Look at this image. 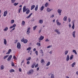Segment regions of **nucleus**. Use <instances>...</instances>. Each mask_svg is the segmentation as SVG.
<instances>
[{"label":"nucleus","instance_id":"obj_1","mask_svg":"<svg viewBox=\"0 0 78 78\" xmlns=\"http://www.w3.org/2000/svg\"><path fill=\"white\" fill-rule=\"evenodd\" d=\"M21 41V42H23L24 44H27L28 42V40L25 39H22Z\"/></svg>","mask_w":78,"mask_h":78},{"label":"nucleus","instance_id":"obj_2","mask_svg":"<svg viewBox=\"0 0 78 78\" xmlns=\"http://www.w3.org/2000/svg\"><path fill=\"white\" fill-rule=\"evenodd\" d=\"M34 72V70L33 69L30 70H29V71L27 72V73L28 75H31V74H32L33 72Z\"/></svg>","mask_w":78,"mask_h":78},{"label":"nucleus","instance_id":"obj_3","mask_svg":"<svg viewBox=\"0 0 78 78\" xmlns=\"http://www.w3.org/2000/svg\"><path fill=\"white\" fill-rule=\"evenodd\" d=\"M21 45H20V44L19 43H18L17 44V48H18V49H20V47Z\"/></svg>","mask_w":78,"mask_h":78},{"label":"nucleus","instance_id":"obj_4","mask_svg":"<svg viewBox=\"0 0 78 78\" xmlns=\"http://www.w3.org/2000/svg\"><path fill=\"white\" fill-rule=\"evenodd\" d=\"M12 58V55H10L7 59L8 61H10Z\"/></svg>","mask_w":78,"mask_h":78},{"label":"nucleus","instance_id":"obj_5","mask_svg":"<svg viewBox=\"0 0 78 78\" xmlns=\"http://www.w3.org/2000/svg\"><path fill=\"white\" fill-rule=\"evenodd\" d=\"M30 27H29L27 29V34H30Z\"/></svg>","mask_w":78,"mask_h":78},{"label":"nucleus","instance_id":"obj_6","mask_svg":"<svg viewBox=\"0 0 78 78\" xmlns=\"http://www.w3.org/2000/svg\"><path fill=\"white\" fill-rule=\"evenodd\" d=\"M55 32H56L58 34H61V32H59V30H56L55 29Z\"/></svg>","mask_w":78,"mask_h":78},{"label":"nucleus","instance_id":"obj_7","mask_svg":"<svg viewBox=\"0 0 78 78\" xmlns=\"http://www.w3.org/2000/svg\"><path fill=\"white\" fill-rule=\"evenodd\" d=\"M44 37L42 36H41L40 37V38H39V40L40 41H42V40H43V39H44Z\"/></svg>","mask_w":78,"mask_h":78},{"label":"nucleus","instance_id":"obj_8","mask_svg":"<svg viewBox=\"0 0 78 78\" xmlns=\"http://www.w3.org/2000/svg\"><path fill=\"white\" fill-rule=\"evenodd\" d=\"M7 14H8V11L6 10L4 12L3 16H4V17H5V16H6V15H7Z\"/></svg>","mask_w":78,"mask_h":78},{"label":"nucleus","instance_id":"obj_9","mask_svg":"<svg viewBox=\"0 0 78 78\" xmlns=\"http://www.w3.org/2000/svg\"><path fill=\"white\" fill-rule=\"evenodd\" d=\"M40 53L42 54L41 55V56H44V52L43 51V50L42 49L40 50Z\"/></svg>","mask_w":78,"mask_h":78},{"label":"nucleus","instance_id":"obj_10","mask_svg":"<svg viewBox=\"0 0 78 78\" xmlns=\"http://www.w3.org/2000/svg\"><path fill=\"white\" fill-rule=\"evenodd\" d=\"M52 10H53V9H50V8H48L47 9V12H50L51 11H52Z\"/></svg>","mask_w":78,"mask_h":78},{"label":"nucleus","instance_id":"obj_11","mask_svg":"<svg viewBox=\"0 0 78 78\" xmlns=\"http://www.w3.org/2000/svg\"><path fill=\"white\" fill-rule=\"evenodd\" d=\"M5 69V66L3 65H2L1 66V70H3Z\"/></svg>","mask_w":78,"mask_h":78},{"label":"nucleus","instance_id":"obj_12","mask_svg":"<svg viewBox=\"0 0 78 78\" xmlns=\"http://www.w3.org/2000/svg\"><path fill=\"white\" fill-rule=\"evenodd\" d=\"M28 9H26L25 8H24L23 9V12H26L27 11Z\"/></svg>","mask_w":78,"mask_h":78},{"label":"nucleus","instance_id":"obj_13","mask_svg":"<svg viewBox=\"0 0 78 78\" xmlns=\"http://www.w3.org/2000/svg\"><path fill=\"white\" fill-rule=\"evenodd\" d=\"M11 49H9L8 52L7 53H6V55H8V54H9V53H11Z\"/></svg>","mask_w":78,"mask_h":78},{"label":"nucleus","instance_id":"obj_14","mask_svg":"<svg viewBox=\"0 0 78 78\" xmlns=\"http://www.w3.org/2000/svg\"><path fill=\"white\" fill-rule=\"evenodd\" d=\"M75 33H76V32L75 31L73 32V36L74 38L75 37Z\"/></svg>","mask_w":78,"mask_h":78},{"label":"nucleus","instance_id":"obj_15","mask_svg":"<svg viewBox=\"0 0 78 78\" xmlns=\"http://www.w3.org/2000/svg\"><path fill=\"white\" fill-rule=\"evenodd\" d=\"M35 65H36V62L34 63L32 65L31 67L32 68H34V66H35Z\"/></svg>","mask_w":78,"mask_h":78},{"label":"nucleus","instance_id":"obj_16","mask_svg":"<svg viewBox=\"0 0 78 78\" xmlns=\"http://www.w3.org/2000/svg\"><path fill=\"white\" fill-rule=\"evenodd\" d=\"M67 19V17L66 16H65L63 18L64 21H66Z\"/></svg>","mask_w":78,"mask_h":78},{"label":"nucleus","instance_id":"obj_17","mask_svg":"<svg viewBox=\"0 0 78 78\" xmlns=\"http://www.w3.org/2000/svg\"><path fill=\"white\" fill-rule=\"evenodd\" d=\"M43 20H39V23H41V24H42L43 23Z\"/></svg>","mask_w":78,"mask_h":78},{"label":"nucleus","instance_id":"obj_18","mask_svg":"<svg viewBox=\"0 0 78 78\" xmlns=\"http://www.w3.org/2000/svg\"><path fill=\"white\" fill-rule=\"evenodd\" d=\"M34 8H35V5H32L31 6V10H32V9H34Z\"/></svg>","mask_w":78,"mask_h":78},{"label":"nucleus","instance_id":"obj_19","mask_svg":"<svg viewBox=\"0 0 78 78\" xmlns=\"http://www.w3.org/2000/svg\"><path fill=\"white\" fill-rule=\"evenodd\" d=\"M37 9H38V5H37L35 8V11H37Z\"/></svg>","mask_w":78,"mask_h":78},{"label":"nucleus","instance_id":"obj_20","mask_svg":"<svg viewBox=\"0 0 78 78\" xmlns=\"http://www.w3.org/2000/svg\"><path fill=\"white\" fill-rule=\"evenodd\" d=\"M4 44L5 45H6L7 44L6 40L5 39H4Z\"/></svg>","mask_w":78,"mask_h":78},{"label":"nucleus","instance_id":"obj_21","mask_svg":"<svg viewBox=\"0 0 78 78\" xmlns=\"http://www.w3.org/2000/svg\"><path fill=\"white\" fill-rule=\"evenodd\" d=\"M69 55H68L66 58L67 61H68L69 60Z\"/></svg>","mask_w":78,"mask_h":78},{"label":"nucleus","instance_id":"obj_22","mask_svg":"<svg viewBox=\"0 0 78 78\" xmlns=\"http://www.w3.org/2000/svg\"><path fill=\"white\" fill-rule=\"evenodd\" d=\"M15 72V71L13 69H11L9 70V72H10V73H11V72Z\"/></svg>","mask_w":78,"mask_h":78},{"label":"nucleus","instance_id":"obj_23","mask_svg":"<svg viewBox=\"0 0 78 78\" xmlns=\"http://www.w3.org/2000/svg\"><path fill=\"white\" fill-rule=\"evenodd\" d=\"M8 30V27H6L4 30V31H7V30Z\"/></svg>","mask_w":78,"mask_h":78},{"label":"nucleus","instance_id":"obj_24","mask_svg":"<svg viewBox=\"0 0 78 78\" xmlns=\"http://www.w3.org/2000/svg\"><path fill=\"white\" fill-rule=\"evenodd\" d=\"M30 9H28L26 12L27 14H28L30 13Z\"/></svg>","mask_w":78,"mask_h":78},{"label":"nucleus","instance_id":"obj_25","mask_svg":"<svg viewBox=\"0 0 78 78\" xmlns=\"http://www.w3.org/2000/svg\"><path fill=\"white\" fill-rule=\"evenodd\" d=\"M25 22L24 21H23L22 22V25L23 26H24L25 25Z\"/></svg>","mask_w":78,"mask_h":78},{"label":"nucleus","instance_id":"obj_26","mask_svg":"<svg viewBox=\"0 0 78 78\" xmlns=\"http://www.w3.org/2000/svg\"><path fill=\"white\" fill-rule=\"evenodd\" d=\"M44 9V7L43 6H42L41 7L40 10L41 11H43V10Z\"/></svg>","mask_w":78,"mask_h":78},{"label":"nucleus","instance_id":"obj_27","mask_svg":"<svg viewBox=\"0 0 78 78\" xmlns=\"http://www.w3.org/2000/svg\"><path fill=\"white\" fill-rule=\"evenodd\" d=\"M58 13H61L62 10L60 9H58Z\"/></svg>","mask_w":78,"mask_h":78},{"label":"nucleus","instance_id":"obj_28","mask_svg":"<svg viewBox=\"0 0 78 78\" xmlns=\"http://www.w3.org/2000/svg\"><path fill=\"white\" fill-rule=\"evenodd\" d=\"M75 63H76L75 62H73L72 63V67H74L75 65Z\"/></svg>","mask_w":78,"mask_h":78},{"label":"nucleus","instance_id":"obj_29","mask_svg":"<svg viewBox=\"0 0 78 78\" xmlns=\"http://www.w3.org/2000/svg\"><path fill=\"white\" fill-rule=\"evenodd\" d=\"M37 26H35V27H33V30H36V28H37Z\"/></svg>","mask_w":78,"mask_h":78},{"label":"nucleus","instance_id":"obj_30","mask_svg":"<svg viewBox=\"0 0 78 78\" xmlns=\"http://www.w3.org/2000/svg\"><path fill=\"white\" fill-rule=\"evenodd\" d=\"M41 63H42V64H43V63H45V61L44 60V59H41Z\"/></svg>","mask_w":78,"mask_h":78},{"label":"nucleus","instance_id":"obj_31","mask_svg":"<svg viewBox=\"0 0 78 78\" xmlns=\"http://www.w3.org/2000/svg\"><path fill=\"white\" fill-rule=\"evenodd\" d=\"M49 65H50V62H48L46 64V66H48Z\"/></svg>","mask_w":78,"mask_h":78},{"label":"nucleus","instance_id":"obj_32","mask_svg":"<svg viewBox=\"0 0 78 78\" xmlns=\"http://www.w3.org/2000/svg\"><path fill=\"white\" fill-rule=\"evenodd\" d=\"M72 28L73 30H74V28H75V24H74V23H73V25L72 27Z\"/></svg>","mask_w":78,"mask_h":78},{"label":"nucleus","instance_id":"obj_33","mask_svg":"<svg viewBox=\"0 0 78 78\" xmlns=\"http://www.w3.org/2000/svg\"><path fill=\"white\" fill-rule=\"evenodd\" d=\"M73 53H74L76 55H77V53L76 52V50H73Z\"/></svg>","mask_w":78,"mask_h":78},{"label":"nucleus","instance_id":"obj_34","mask_svg":"<svg viewBox=\"0 0 78 78\" xmlns=\"http://www.w3.org/2000/svg\"><path fill=\"white\" fill-rule=\"evenodd\" d=\"M9 56V55H6L5 56H4V59H6V58H8V57Z\"/></svg>","mask_w":78,"mask_h":78},{"label":"nucleus","instance_id":"obj_35","mask_svg":"<svg viewBox=\"0 0 78 78\" xmlns=\"http://www.w3.org/2000/svg\"><path fill=\"white\" fill-rule=\"evenodd\" d=\"M31 50V48L29 47L27 49V50L30 51V50Z\"/></svg>","mask_w":78,"mask_h":78},{"label":"nucleus","instance_id":"obj_36","mask_svg":"<svg viewBox=\"0 0 78 78\" xmlns=\"http://www.w3.org/2000/svg\"><path fill=\"white\" fill-rule=\"evenodd\" d=\"M14 20H11V24H12V23H14Z\"/></svg>","mask_w":78,"mask_h":78},{"label":"nucleus","instance_id":"obj_37","mask_svg":"<svg viewBox=\"0 0 78 78\" xmlns=\"http://www.w3.org/2000/svg\"><path fill=\"white\" fill-rule=\"evenodd\" d=\"M37 46L40 47V46H41V43L39 42H37Z\"/></svg>","mask_w":78,"mask_h":78},{"label":"nucleus","instance_id":"obj_38","mask_svg":"<svg viewBox=\"0 0 78 78\" xmlns=\"http://www.w3.org/2000/svg\"><path fill=\"white\" fill-rule=\"evenodd\" d=\"M48 6V3L46 2L45 4V7H47Z\"/></svg>","mask_w":78,"mask_h":78},{"label":"nucleus","instance_id":"obj_39","mask_svg":"<svg viewBox=\"0 0 78 78\" xmlns=\"http://www.w3.org/2000/svg\"><path fill=\"white\" fill-rule=\"evenodd\" d=\"M71 56H72L70 57V60H72V59H73V55H72Z\"/></svg>","mask_w":78,"mask_h":78},{"label":"nucleus","instance_id":"obj_40","mask_svg":"<svg viewBox=\"0 0 78 78\" xmlns=\"http://www.w3.org/2000/svg\"><path fill=\"white\" fill-rule=\"evenodd\" d=\"M13 58L15 60H17V58H16V57L15 55L13 56Z\"/></svg>","mask_w":78,"mask_h":78},{"label":"nucleus","instance_id":"obj_41","mask_svg":"<svg viewBox=\"0 0 78 78\" xmlns=\"http://www.w3.org/2000/svg\"><path fill=\"white\" fill-rule=\"evenodd\" d=\"M16 0H11V2L12 3H14L15 2H16Z\"/></svg>","mask_w":78,"mask_h":78},{"label":"nucleus","instance_id":"obj_42","mask_svg":"<svg viewBox=\"0 0 78 78\" xmlns=\"http://www.w3.org/2000/svg\"><path fill=\"white\" fill-rule=\"evenodd\" d=\"M18 4H19V3H15L14 4H13V5H14V6H17V5Z\"/></svg>","mask_w":78,"mask_h":78},{"label":"nucleus","instance_id":"obj_43","mask_svg":"<svg viewBox=\"0 0 78 78\" xmlns=\"http://www.w3.org/2000/svg\"><path fill=\"white\" fill-rule=\"evenodd\" d=\"M57 25L59 26V25H61V23L59 22H58L57 23Z\"/></svg>","mask_w":78,"mask_h":78},{"label":"nucleus","instance_id":"obj_44","mask_svg":"<svg viewBox=\"0 0 78 78\" xmlns=\"http://www.w3.org/2000/svg\"><path fill=\"white\" fill-rule=\"evenodd\" d=\"M31 59V57H29L28 58H27V61H30Z\"/></svg>","mask_w":78,"mask_h":78},{"label":"nucleus","instance_id":"obj_45","mask_svg":"<svg viewBox=\"0 0 78 78\" xmlns=\"http://www.w3.org/2000/svg\"><path fill=\"white\" fill-rule=\"evenodd\" d=\"M68 51H65V54L66 55H67V54L68 53Z\"/></svg>","mask_w":78,"mask_h":78},{"label":"nucleus","instance_id":"obj_46","mask_svg":"<svg viewBox=\"0 0 78 78\" xmlns=\"http://www.w3.org/2000/svg\"><path fill=\"white\" fill-rule=\"evenodd\" d=\"M55 76L53 74H52L51 75V78H54Z\"/></svg>","mask_w":78,"mask_h":78},{"label":"nucleus","instance_id":"obj_47","mask_svg":"<svg viewBox=\"0 0 78 78\" xmlns=\"http://www.w3.org/2000/svg\"><path fill=\"white\" fill-rule=\"evenodd\" d=\"M21 10H22V8H20L19 9V12H18L19 13H20V11H21Z\"/></svg>","mask_w":78,"mask_h":78},{"label":"nucleus","instance_id":"obj_48","mask_svg":"<svg viewBox=\"0 0 78 78\" xmlns=\"http://www.w3.org/2000/svg\"><path fill=\"white\" fill-rule=\"evenodd\" d=\"M11 65L12 67L14 66V64L13 62H12Z\"/></svg>","mask_w":78,"mask_h":78},{"label":"nucleus","instance_id":"obj_49","mask_svg":"<svg viewBox=\"0 0 78 78\" xmlns=\"http://www.w3.org/2000/svg\"><path fill=\"white\" fill-rule=\"evenodd\" d=\"M35 53L36 54V55H38V52H37V51H36L35 52Z\"/></svg>","mask_w":78,"mask_h":78},{"label":"nucleus","instance_id":"obj_50","mask_svg":"<svg viewBox=\"0 0 78 78\" xmlns=\"http://www.w3.org/2000/svg\"><path fill=\"white\" fill-rule=\"evenodd\" d=\"M13 26V28H14V27H16V24H13V26Z\"/></svg>","mask_w":78,"mask_h":78},{"label":"nucleus","instance_id":"obj_51","mask_svg":"<svg viewBox=\"0 0 78 78\" xmlns=\"http://www.w3.org/2000/svg\"><path fill=\"white\" fill-rule=\"evenodd\" d=\"M38 67V64H37L36 65H35V67L36 68Z\"/></svg>","mask_w":78,"mask_h":78},{"label":"nucleus","instance_id":"obj_52","mask_svg":"<svg viewBox=\"0 0 78 78\" xmlns=\"http://www.w3.org/2000/svg\"><path fill=\"white\" fill-rule=\"evenodd\" d=\"M68 20H69V22H70V21H71V19H70V18H69L68 19Z\"/></svg>","mask_w":78,"mask_h":78},{"label":"nucleus","instance_id":"obj_53","mask_svg":"<svg viewBox=\"0 0 78 78\" xmlns=\"http://www.w3.org/2000/svg\"><path fill=\"white\" fill-rule=\"evenodd\" d=\"M30 61H27V64H30Z\"/></svg>","mask_w":78,"mask_h":78},{"label":"nucleus","instance_id":"obj_54","mask_svg":"<svg viewBox=\"0 0 78 78\" xmlns=\"http://www.w3.org/2000/svg\"><path fill=\"white\" fill-rule=\"evenodd\" d=\"M51 47V46L50 45V46H48L47 47V48H50Z\"/></svg>","mask_w":78,"mask_h":78},{"label":"nucleus","instance_id":"obj_55","mask_svg":"<svg viewBox=\"0 0 78 78\" xmlns=\"http://www.w3.org/2000/svg\"><path fill=\"white\" fill-rule=\"evenodd\" d=\"M45 41L46 42H48V41H49V40H48V39H47L45 40Z\"/></svg>","mask_w":78,"mask_h":78},{"label":"nucleus","instance_id":"obj_56","mask_svg":"<svg viewBox=\"0 0 78 78\" xmlns=\"http://www.w3.org/2000/svg\"><path fill=\"white\" fill-rule=\"evenodd\" d=\"M30 16H29V15L28 16H27L26 18L27 19H29V18H30Z\"/></svg>","mask_w":78,"mask_h":78},{"label":"nucleus","instance_id":"obj_57","mask_svg":"<svg viewBox=\"0 0 78 78\" xmlns=\"http://www.w3.org/2000/svg\"><path fill=\"white\" fill-rule=\"evenodd\" d=\"M18 42L17 40H16L15 41V43H17V42Z\"/></svg>","mask_w":78,"mask_h":78},{"label":"nucleus","instance_id":"obj_58","mask_svg":"<svg viewBox=\"0 0 78 78\" xmlns=\"http://www.w3.org/2000/svg\"><path fill=\"white\" fill-rule=\"evenodd\" d=\"M42 30L41 29H40L39 30V33H41V31Z\"/></svg>","mask_w":78,"mask_h":78},{"label":"nucleus","instance_id":"obj_59","mask_svg":"<svg viewBox=\"0 0 78 78\" xmlns=\"http://www.w3.org/2000/svg\"><path fill=\"white\" fill-rule=\"evenodd\" d=\"M32 14H33V13H31L30 14V15H29L30 17H31V15H32Z\"/></svg>","mask_w":78,"mask_h":78},{"label":"nucleus","instance_id":"obj_60","mask_svg":"<svg viewBox=\"0 0 78 78\" xmlns=\"http://www.w3.org/2000/svg\"><path fill=\"white\" fill-rule=\"evenodd\" d=\"M36 48H34L33 51H36Z\"/></svg>","mask_w":78,"mask_h":78},{"label":"nucleus","instance_id":"obj_61","mask_svg":"<svg viewBox=\"0 0 78 78\" xmlns=\"http://www.w3.org/2000/svg\"><path fill=\"white\" fill-rule=\"evenodd\" d=\"M56 23H59L58 20H57L56 21Z\"/></svg>","mask_w":78,"mask_h":78},{"label":"nucleus","instance_id":"obj_62","mask_svg":"<svg viewBox=\"0 0 78 78\" xmlns=\"http://www.w3.org/2000/svg\"><path fill=\"white\" fill-rule=\"evenodd\" d=\"M19 72H21L22 70L20 68L19 69Z\"/></svg>","mask_w":78,"mask_h":78},{"label":"nucleus","instance_id":"obj_63","mask_svg":"<svg viewBox=\"0 0 78 78\" xmlns=\"http://www.w3.org/2000/svg\"><path fill=\"white\" fill-rule=\"evenodd\" d=\"M39 70V67H38L37 68V71H38Z\"/></svg>","mask_w":78,"mask_h":78},{"label":"nucleus","instance_id":"obj_64","mask_svg":"<svg viewBox=\"0 0 78 78\" xmlns=\"http://www.w3.org/2000/svg\"><path fill=\"white\" fill-rule=\"evenodd\" d=\"M76 74L78 75V71H77L76 73Z\"/></svg>","mask_w":78,"mask_h":78}]
</instances>
